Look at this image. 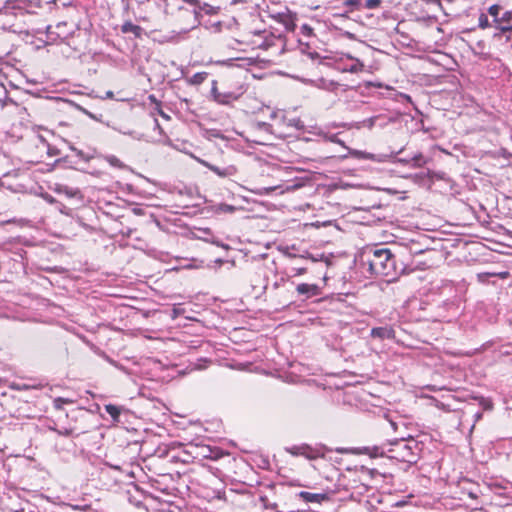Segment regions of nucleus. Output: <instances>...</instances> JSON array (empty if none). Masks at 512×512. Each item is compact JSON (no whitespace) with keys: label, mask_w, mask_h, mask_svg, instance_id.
Listing matches in <instances>:
<instances>
[{"label":"nucleus","mask_w":512,"mask_h":512,"mask_svg":"<svg viewBox=\"0 0 512 512\" xmlns=\"http://www.w3.org/2000/svg\"><path fill=\"white\" fill-rule=\"evenodd\" d=\"M391 426L395 431L398 430V424L396 422H391Z\"/></svg>","instance_id":"864d4df0"},{"label":"nucleus","mask_w":512,"mask_h":512,"mask_svg":"<svg viewBox=\"0 0 512 512\" xmlns=\"http://www.w3.org/2000/svg\"><path fill=\"white\" fill-rule=\"evenodd\" d=\"M307 55L312 59H319L320 55L316 51L308 52Z\"/></svg>","instance_id":"de8ad7c7"},{"label":"nucleus","mask_w":512,"mask_h":512,"mask_svg":"<svg viewBox=\"0 0 512 512\" xmlns=\"http://www.w3.org/2000/svg\"><path fill=\"white\" fill-rule=\"evenodd\" d=\"M279 22L282 23L287 31H294L296 28V14L287 13V14H278Z\"/></svg>","instance_id":"4468645a"},{"label":"nucleus","mask_w":512,"mask_h":512,"mask_svg":"<svg viewBox=\"0 0 512 512\" xmlns=\"http://www.w3.org/2000/svg\"><path fill=\"white\" fill-rule=\"evenodd\" d=\"M67 26L66 22H59L55 28L53 29L52 26L46 27V37H47V43H57L58 41H63L64 39L68 38L72 32L66 31L65 28Z\"/></svg>","instance_id":"0eeeda50"},{"label":"nucleus","mask_w":512,"mask_h":512,"mask_svg":"<svg viewBox=\"0 0 512 512\" xmlns=\"http://www.w3.org/2000/svg\"><path fill=\"white\" fill-rule=\"evenodd\" d=\"M56 433L60 436H71L73 434V429H71V428L59 429V430H56Z\"/></svg>","instance_id":"e433bc0d"},{"label":"nucleus","mask_w":512,"mask_h":512,"mask_svg":"<svg viewBox=\"0 0 512 512\" xmlns=\"http://www.w3.org/2000/svg\"><path fill=\"white\" fill-rule=\"evenodd\" d=\"M364 65L362 62H360L359 60H356V63H354L353 65H351L348 69L349 72H352V73H357L359 71H362Z\"/></svg>","instance_id":"2f4dec72"},{"label":"nucleus","mask_w":512,"mask_h":512,"mask_svg":"<svg viewBox=\"0 0 512 512\" xmlns=\"http://www.w3.org/2000/svg\"><path fill=\"white\" fill-rule=\"evenodd\" d=\"M50 430L54 431L56 433V430H58L57 428L55 427H49Z\"/></svg>","instance_id":"e2e57ef3"},{"label":"nucleus","mask_w":512,"mask_h":512,"mask_svg":"<svg viewBox=\"0 0 512 512\" xmlns=\"http://www.w3.org/2000/svg\"><path fill=\"white\" fill-rule=\"evenodd\" d=\"M212 135H213L214 137H222V136L220 135V133H219V132H214Z\"/></svg>","instance_id":"052dcab7"},{"label":"nucleus","mask_w":512,"mask_h":512,"mask_svg":"<svg viewBox=\"0 0 512 512\" xmlns=\"http://www.w3.org/2000/svg\"><path fill=\"white\" fill-rule=\"evenodd\" d=\"M380 117H381L380 115H376V116H372L370 118L364 119L361 122V125L363 127H367L368 129H372L376 125V122L380 119Z\"/></svg>","instance_id":"393cba45"},{"label":"nucleus","mask_w":512,"mask_h":512,"mask_svg":"<svg viewBox=\"0 0 512 512\" xmlns=\"http://www.w3.org/2000/svg\"><path fill=\"white\" fill-rule=\"evenodd\" d=\"M239 2L244 3V2H246V0H234L233 1V3H239Z\"/></svg>","instance_id":"680f3d73"},{"label":"nucleus","mask_w":512,"mask_h":512,"mask_svg":"<svg viewBox=\"0 0 512 512\" xmlns=\"http://www.w3.org/2000/svg\"><path fill=\"white\" fill-rule=\"evenodd\" d=\"M204 240L207 241V242H210V243H212V244H214V245H216L218 247H221V248H223L225 250H229L230 249V246L228 244H225V243L221 242L219 239H217V238H215L213 236L211 238H205Z\"/></svg>","instance_id":"cd10ccee"},{"label":"nucleus","mask_w":512,"mask_h":512,"mask_svg":"<svg viewBox=\"0 0 512 512\" xmlns=\"http://www.w3.org/2000/svg\"><path fill=\"white\" fill-rule=\"evenodd\" d=\"M474 399L479 401L480 406L484 410H492L493 409V402H492L491 399L485 398V397H482V396L474 397Z\"/></svg>","instance_id":"b1692460"},{"label":"nucleus","mask_w":512,"mask_h":512,"mask_svg":"<svg viewBox=\"0 0 512 512\" xmlns=\"http://www.w3.org/2000/svg\"><path fill=\"white\" fill-rule=\"evenodd\" d=\"M60 401H63V399H62V398H57V399L55 400V407H56V408H60V406L58 405V402H60Z\"/></svg>","instance_id":"6e6d98bb"},{"label":"nucleus","mask_w":512,"mask_h":512,"mask_svg":"<svg viewBox=\"0 0 512 512\" xmlns=\"http://www.w3.org/2000/svg\"><path fill=\"white\" fill-rule=\"evenodd\" d=\"M436 21H437V18L435 16L418 18V22H423V23H430V22H436Z\"/></svg>","instance_id":"a19ab883"},{"label":"nucleus","mask_w":512,"mask_h":512,"mask_svg":"<svg viewBox=\"0 0 512 512\" xmlns=\"http://www.w3.org/2000/svg\"><path fill=\"white\" fill-rule=\"evenodd\" d=\"M286 451L292 456H303L308 460L323 458L326 452L331 451L325 445L311 446L308 444L293 445L287 447Z\"/></svg>","instance_id":"39448f33"},{"label":"nucleus","mask_w":512,"mask_h":512,"mask_svg":"<svg viewBox=\"0 0 512 512\" xmlns=\"http://www.w3.org/2000/svg\"><path fill=\"white\" fill-rule=\"evenodd\" d=\"M55 192L58 194H63L68 198H82L80 189L69 187L67 185L58 184L55 188Z\"/></svg>","instance_id":"f8f14e48"},{"label":"nucleus","mask_w":512,"mask_h":512,"mask_svg":"<svg viewBox=\"0 0 512 512\" xmlns=\"http://www.w3.org/2000/svg\"><path fill=\"white\" fill-rule=\"evenodd\" d=\"M488 14L493 18L494 32L493 37L506 36V40L511 39L512 33V11L504 10L501 5L494 4L488 8Z\"/></svg>","instance_id":"20e7f679"},{"label":"nucleus","mask_w":512,"mask_h":512,"mask_svg":"<svg viewBox=\"0 0 512 512\" xmlns=\"http://www.w3.org/2000/svg\"><path fill=\"white\" fill-rule=\"evenodd\" d=\"M344 5L351 8L349 10V12H352L353 10H360L362 8L361 0H346L344 2ZM347 13H348V11L340 14L339 16L347 18L348 17Z\"/></svg>","instance_id":"412c9836"},{"label":"nucleus","mask_w":512,"mask_h":512,"mask_svg":"<svg viewBox=\"0 0 512 512\" xmlns=\"http://www.w3.org/2000/svg\"><path fill=\"white\" fill-rule=\"evenodd\" d=\"M388 457L400 462L416 464L422 451V443L412 436L402 435L389 443Z\"/></svg>","instance_id":"f03ea898"},{"label":"nucleus","mask_w":512,"mask_h":512,"mask_svg":"<svg viewBox=\"0 0 512 512\" xmlns=\"http://www.w3.org/2000/svg\"><path fill=\"white\" fill-rule=\"evenodd\" d=\"M69 148L84 162H88L93 157L92 155L85 154L82 150L77 149L72 144L69 145Z\"/></svg>","instance_id":"bb28decb"},{"label":"nucleus","mask_w":512,"mask_h":512,"mask_svg":"<svg viewBox=\"0 0 512 512\" xmlns=\"http://www.w3.org/2000/svg\"><path fill=\"white\" fill-rule=\"evenodd\" d=\"M149 100H150L151 102H156V98H155V96H154V95H150V96H149Z\"/></svg>","instance_id":"bf43d9fd"},{"label":"nucleus","mask_w":512,"mask_h":512,"mask_svg":"<svg viewBox=\"0 0 512 512\" xmlns=\"http://www.w3.org/2000/svg\"><path fill=\"white\" fill-rule=\"evenodd\" d=\"M211 95H212L214 101H216V96L220 95V92L217 89V81L216 80L212 81Z\"/></svg>","instance_id":"f704fd0d"},{"label":"nucleus","mask_w":512,"mask_h":512,"mask_svg":"<svg viewBox=\"0 0 512 512\" xmlns=\"http://www.w3.org/2000/svg\"><path fill=\"white\" fill-rule=\"evenodd\" d=\"M159 114L161 117L169 119V116L167 114H165L163 111H160Z\"/></svg>","instance_id":"4d7b16f0"},{"label":"nucleus","mask_w":512,"mask_h":512,"mask_svg":"<svg viewBox=\"0 0 512 512\" xmlns=\"http://www.w3.org/2000/svg\"><path fill=\"white\" fill-rule=\"evenodd\" d=\"M239 98V94L234 92L221 93L216 96V102L222 105H228L231 102L237 100Z\"/></svg>","instance_id":"f3484780"},{"label":"nucleus","mask_w":512,"mask_h":512,"mask_svg":"<svg viewBox=\"0 0 512 512\" xmlns=\"http://www.w3.org/2000/svg\"><path fill=\"white\" fill-rule=\"evenodd\" d=\"M308 50H309V46L308 45H306L305 48H301V51L303 53H305V54H307L309 52Z\"/></svg>","instance_id":"5fc2aeb1"},{"label":"nucleus","mask_w":512,"mask_h":512,"mask_svg":"<svg viewBox=\"0 0 512 512\" xmlns=\"http://www.w3.org/2000/svg\"><path fill=\"white\" fill-rule=\"evenodd\" d=\"M291 271L293 272V276H300V275L307 273V268L306 267H293L291 269Z\"/></svg>","instance_id":"72a5a7b5"},{"label":"nucleus","mask_w":512,"mask_h":512,"mask_svg":"<svg viewBox=\"0 0 512 512\" xmlns=\"http://www.w3.org/2000/svg\"><path fill=\"white\" fill-rule=\"evenodd\" d=\"M58 154H59V149H57L56 147H52V146L48 145V155L55 156V155H58Z\"/></svg>","instance_id":"37998d69"},{"label":"nucleus","mask_w":512,"mask_h":512,"mask_svg":"<svg viewBox=\"0 0 512 512\" xmlns=\"http://www.w3.org/2000/svg\"><path fill=\"white\" fill-rule=\"evenodd\" d=\"M207 77V72H198L188 80V83L191 85H200L207 79Z\"/></svg>","instance_id":"4be33fe9"},{"label":"nucleus","mask_w":512,"mask_h":512,"mask_svg":"<svg viewBox=\"0 0 512 512\" xmlns=\"http://www.w3.org/2000/svg\"><path fill=\"white\" fill-rule=\"evenodd\" d=\"M264 192H260V194H269L271 193L272 191L275 190L274 187H269V188H263Z\"/></svg>","instance_id":"3c124183"},{"label":"nucleus","mask_w":512,"mask_h":512,"mask_svg":"<svg viewBox=\"0 0 512 512\" xmlns=\"http://www.w3.org/2000/svg\"><path fill=\"white\" fill-rule=\"evenodd\" d=\"M77 108H78L80 111H82L84 114H86L88 117H90L91 119L96 120V121H99V118H98L96 115H94V114H93V113H91L90 111L86 110L85 108H83V107H81V106H79V105H77Z\"/></svg>","instance_id":"4c0bfd02"},{"label":"nucleus","mask_w":512,"mask_h":512,"mask_svg":"<svg viewBox=\"0 0 512 512\" xmlns=\"http://www.w3.org/2000/svg\"><path fill=\"white\" fill-rule=\"evenodd\" d=\"M393 335V330L388 327H374L371 330V336L373 338L388 339Z\"/></svg>","instance_id":"dca6fc26"},{"label":"nucleus","mask_w":512,"mask_h":512,"mask_svg":"<svg viewBox=\"0 0 512 512\" xmlns=\"http://www.w3.org/2000/svg\"><path fill=\"white\" fill-rule=\"evenodd\" d=\"M114 94L112 91H107L105 98H113Z\"/></svg>","instance_id":"603ef678"},{"label":"nucleus","mask_w":512,"mask_h":512,"mask_svg":"<svg viewBox=\"0 0 512 512\" xmlns=\"http://www.w3.org/2000/svg\"><path fill=\"white\" fill-rule=\"evenodd\" d=\"M362 452L364 454L369 455L370 457H384L389 455L388 449H385L384 445L381 446H367L362 448Z\"/></svg>","instance_id":"ddd939ff"},{"label":"nucleus","mask_w":512,"mask_h":512,"mask_svg":"<svg viewBox=\"0 0 512 512\" xmlns=\"http://www.w3.org/2000/svg\"><path fill=\"white\" fill-rule=\"evenodd\" d=\"M298 496L307 503H322L329 499L326 493H310L306 491L299 492Z\"/></svg>","instance_id":"9b49d317"},{"label":"nucleus","mask_w":512,"mask_h":512,"mask_svg":"<svg viewBox=\"0 0 512 512\" xmlns=\"http://www.w3.org/2000/svg\"><path fill=\"white\" fill-rule=\"evenodd\" d=\"M296 291L299 295L304 296L306 299L318 296L321 294L320 288L316 284L301 283L296 286Z\"/></svg>","instance_id":"6e6552de"},{"label":"nucleus","mask_w":512,"mask_h":512,"mask_svg":"<svg viewBox=\"0 0 512 512\" xmlns=\"http://www.w3.org/2000/svg\"><path fill=\"white\" fill-rule=\"evenodd\" d=\"M329 140L331 142H334V143H337V144H340V145L344 146L343 142L337 137V135L330 136Z\"/></svg>","instance_id":"49530a36"},{"label":"nucleus","mask_w":512,"mask_h":512,"mask_svg":"<svg viewBox=\"0 0 512 512\" xmlns=\"http://www.w3.org/2000/svg\"><path fill=\"white\" fill-rule=\"evenodd\" d=\"M349 154L357 159H368L373 161H380L374 154L367 153L364 151L349 149Z\"/></svg>","instance_id":"6ab92c4d"},{"label":"nucleus","mask_w":512,"mask_h":512,"mask_svg":"<svg viewBox=\"0 0 512 512\" xmlns=\"http://www.w3.org/2000/svg\"><path fill=\"white\" fill-rule=\"evenodd\" d=\"M478 26L481 29H486V28L494 27V23H493V21L492 22L489 21L488 16L486 14L481 13L479 16V19H478Z\"/></svg>","instance_id":"5701e85b"},{"label":"nucleus","mask_w":512,"mask_h":512,"mask_svg":"<svg viewBox=\"0 0 512 512\" xmlns=\"http://www.w3.org/2000/svg\"><path fill=\"white\" fill-rule=\"evenodd\" d=\"M121 32L124 34L132 33L136 38H140L143 33V28L130 21H127L121 26Z\"/></svg>","instance_id":"2eb2a0df"},{"label":"nucleus","mask_w":512,"mask_h":512,"mask_svg":"<svg viewBox=\"0 0 512 512\" xmlns=\"http://www.w3.org/2000/svg\"><path fill=\"white\" fill-rule=\"evenodd\" d=\"M203 164L210 171H212L213 173H215L217 176H219L221 178L231 177V176L236 175V173H237V169L233 165H230V166H227L224 168H220V167L213 165L211 163H208V162H203Z\"/></svg>","instance_id":"1a4fd4ad"},{"label":"nucleus","mask_w":512,"mask_h":512,"mask_svg":"<svg viewBox=\"0 0 512 512\" xmlns=\"http://www.w3.org/2000/svg\"><path fill=\"white\" fill-rule=\"evenodd\" d=\"M44 199H45L48 203H51V204H53V203H55V202H56L55 198H54L53 196L49 195V194H46V195L44 196Z\"/></svg>","instance_id":"09e8293b"},{"label":"nucleus","mask_w":512,"mask_h":512,"mask_svg":"<svg viewBox=\"0 0 512 512\" xmlns=\"http://www.w3.org/2000/svg\"><path fill=\"white\" fill-rule=\"evenodd\" d=\"M150 0H139V3L149 2Z\"/></svg>","instance_id":"338daca9"},{"label":"nucleus","mask_w":512,"mask_h":512,"mask_svg":"<svg viewBox=\"0 0 512 512\" xmlns=\"http://www.w3.org/2000/svg\"><path fill=\"white\" fill-rule=\"evenodd\" d=\"M198 450V456L211 460H217L224 455L223 452L217 447L203 445L199 446Z\"/></svg>","instance_id":"9d476101"},{"label":"nucleus","mask_w":512,"mask_h":512,"mask_svg":"<svg viewBox=\"0 0 512 512\" xmlns=\"http://www.w3.org/2000/svg\"><path fill=\"white\" fill-rule=\"evenodd\" d=\"M282 120L287 126L294 127L297 130H303L305 128V125L300 118L287 119L285 116H283Z\"/></svg>","instance_id":"aec40b11"},{"label":"nucleus","mask_w":512,"mask_h":512,"mask_svg":"<svg viewBox=\"0 0 512 512\" xmlns=\"http://www.w3.org/2000/svg\"><path fill=\"white\" fill-rule=\"evenodd\" d=\"M104 409L111 416L113 421H119L120 414L123 410L122 407L113 404H107L104 406Z\"/></svg>","instance_id":"a211bd4d"},{"label":"nucleus","mask_w":512,"mask_h":512,"mask_svg":"<svg viewBox=\"0 0 512 512\" xmlns=\"http://www.w3.org/2000/svg\"><path fill=\"white\" fill-rule=\"evenodd\" d=\"M107 160L113 166H121V161L116 156H109Z\"/></svg>","instance_id":"58836bf2"},{"label":"nucleus","mask_w":512,"mask_h":512,"mask_svg":"<svg viewBox=\"0 0 512 512\" xmlns=\"http://www.w3.org/2000/svg\"><path fill=\"white\" fill-rule=\"evenodd\" d=\"M221 209L225 212H233L235 210V208L233 206L228 205V204L221 205Z\"/></svg>","instance_id":"c03bdc74"},{"label":"nucleus","mask_w":512,"mask_h":512,"mask_svg":"<svg viewBox=\"0 0 512 512\" xmlns=\"http://www.w3.org/2000/svg\"><path fill=\"white\" fill-rule=\"evenodd\" d=\"M204 232H205L206 234H211V232H210V230H209V229H205V230H204Z\"/></svg>","instance_id":"0e129e2a"},{"label":"nucleus","mask_w":512,"mask_h":512,"mask_svg":"<svg viewBox=\"0 0 512 512\" xmlns=\"http://www.w3.org/2000/svg\"><path fill=\"white\" fill-rule=\"evenodd\" d=\"M57 164L65 163L67 166L72 167L73 162L69 160L68 156L56 160Z\"/></svg>","instance_id":"79ce46f5"},{"label":"nucleus","mask_w":512,"mask_h":512,"mask_svg":"<svg viewBox=\"0 0 512 512\" xmlns=\"http://www.w3.org/2000/svg\"><path fill=\"white\" fill-rule=\"evenodd\" d=\"M382 3V0H366L362 7L366 9H375L378 8Z\"/></svg>","instance_id":"c85d7f7f"},{"label":"nucleus","mask_w":512,"mask_h":512,"mask_svg":"<svg viewBox=\"0 0 512 512\" xmlns=\"http://www.w3.org/2000/svg\"><path fill=\"white\" fill-rule=\"evenodd\" d=\"M56 0H49L48 3H55Z\"/></svg>","instance_id":"774afa93"},{"label":"nucleus","mask_w":512,"mask_h":512,"mask_svg":"<svg viewBox=\"0 0 512 512\" xmlns=\"http://www.w3.org/2000/svg\"><path fill=\"white\" fill-rule=\"evenodd\" d=\"M259 501L262 503L264 509L276 510L278 507L277 503H271L265 495L260 496Z\"/></svg>","instance_id":"a878e982"},{"label":"nucleus","mask_w":512,"mask_h":512,"mask_svg":"<svg viewBox=\"0 0 512 512\" xmlns=\"http://www.w3.org/2000/svg\"><path fill=\"white\" fill-rule=\"evenodd\" d=\"M301 32L305 36H311L313 34V28L308 24H303L301 26Z\"/></svg>","instance_id":"473e14b6"},{"label":"nucleus","mask_w":512,"mask_h":512,"mask_svg":"<svg viewBox=\"0 0 512 512\" xmlns=\"http://www.w3.org/2000/svg\"><path fill=\"white\" fill-rule=\"evenodd\" d=\"M215 263H217L218 265H222L224 263V260L219 258L215 260Z\"/></svg>","instance_id":"13d9d810"},{"label":"nucleus","mask_w":512,"mask_h":512,"mask_svg":"<svg viewBox=\"0 0 512 512\" xmlns=\"http://www.w3.org/2000/svg\"><path fill=\"white\" fill-rule=\"evenodd\" d=\"M41 8V0H8L0 7L3 28L17 34H28V19Z\"/></svg>","instance_id":"f257e3e1"},{"label":"nucleus","mask_w":512,"mask_h":512,"mask_svg":"<svg viewBox=\"0 0 512 512\" xmlns=\"http://www.w3.org/2000/svg\"><path fill=\"white\" fill-rule=\"evenodd\" d=\"M422 158H423V157H422V155H421V154H419V155H417V156H415V157L413 158V161L415 162V164L420 165V163H419V162L422 160Z\"/></svg>","instance_id":"8fccbe9b"},{"label":"nucleus","mask_w":512,"mask_h":512,"mask_svg":"<svg viewBox=\"0 0 512 512\" xmlns=\"http://www.w3.org/2000/svg\"><path fill=\"white\" fill-rule=\"evenodd\" d=\"M219 11H220L219 6H213V5H210L209 3L201 2L199 0L198 4H196L193 8V15H194V20H195L194 27H197L202 24L203 17L205 15H208V16L217 15L219 13Z\"/></svg>","instance_id":"423d86ee"},{"label":"nucleus","mask_w":512,"mask_h":512,"mask_svg":"<svg viewBox=\"0 0 512 512\" xmlns=\"http://www.w3.org/2000/svg\"><path fill=\"white\" fill-rule=\"evenodd\" d=\"M290 258H302V259H309L311 262H317L318 258L314 257L310 253H306L305 255H296V254H289Z\"/></svg>","instance_id":"7c9ffc66"},{"label":"nucleus","mask_w":512,"mask_h":512,"mask_svg":"<svg viewBox=\"0 0 512 512\" xmlns=\"http://www.w3.org/2000/svg\"><path fill=\"white\" fill-rule=\"evenodd\" d=\"M491 276H496L495 273H489V272H484V273H479L477 275V278L480 282H485L487 280L488 277H491Z\"/></svg>","instance_id":"c9c22d12"},{"label":"nucleus","mask_w":512,"mask_h":512,"mask_svg":"<svg viewBox=\"0 0 512 512\" xmlns=\"http://www.w3.org/2000/svg\"><path fill=\"white\" fill-rule=\"evenodd\" d=\"M206 28L213 29L215 32H220L222 29V22L216 21V22H206L205 24Z\"/></svg>","instance_id":"c756f323"},{"label":"nucleus","mask_w":512,"mask_h":512,"mask_svg":"<svg viewBox=\"0 0 512 512\" xmlns=\"http://www.w3.org/2000/svg\"><path fill=\"white\" fill-rule=\"evenodd\" d=\"M418 269H421L420 267L417 266ZM416 269V267L414 268H410L408 267L407 265H404L401 269V273H410L412 271H414Z\"/></svg>","instance_id":"a18cd8bd"},{"label":"nucleus","mask_w":512,"mask_h":512,"mask_svg":"<svg viewBox=\"0 0 512 512\" xmlns=\"http://www.w3.org/2000/svg\"><path fill=\"white\" fill-rule=\"evenodd\" d=\"M367 263L370 272L376 276L395 279L398 275L396 257L388 248L373 250L367 258Z\"/></svg>","instance_id":"7ed1b4c3"},{"label":"nucleus","mask_w":512,"mask_h":512,"mask_svg":"<svg viewBox=\"0 0 512 512\" xmlns=\"http://www.w3.org/2000/svg\"><path fill=\"white\" fill-rule=\"evenodd\" d=\"M476 418H477V419H480V418H481V413H477V414H476Z\"/></svg>","instance_id":"69168bd1"},{"label":"nucleus","mask_w":512,"mask_h":512,"mask_svg":"<svg viewBox=\"0 0 512 512\" xmlns=\"http://www.w3.org/2000/svg\"><path fill=\"white\" fill-rule=\"evenodd\" d=\"M12 388L16 389V390H19V391H25V390H29V389H31L33 387L29 386L27 384H22V385H20V384H13Z\"/></svg>","instance_id":"ea45409f"}]
</instances>
